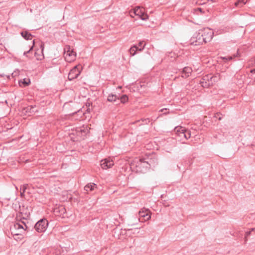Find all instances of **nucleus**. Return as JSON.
Wrapping results in <instances>:
<instances>
[{"label":"nucleus","mask_w":255,"mask_h":255,"mask_svg":"<svg viewBox=\"0 0 255 255\" xmlns=\"http://www.w3.org/2000/svg\"><path fill=\"white\" fill-rule=\"evenodd\" d=\"M220 79L219 75H215L214 76L206 75L204 76L200 84L203 87H208L212 85L213 83L218 82Z\"/></svg>","instance_id":"1"},{"label":"nucleus","mask_w":255,"mask_h":255,"mask_svg":"<svg viewBox=\"0 0 255 255\" xmlns=\"http://www.w3.org/2000/svg\"><path fill=\"white\" fill-rule=\"evenodd\" d=\"M43 49H29L27 52H24V54L29 58L34 57L37 60H41L43 58Z\"/></svg>","instance_id":"2"},{"label":"nucleus","mask_w":255,"mask_h":255,"mask_svg":"<svg viewBox=\"0 0 255 255\" xmlns=\"http://www.w3.org/2000/svg\"><path fill=\"white\" fill-rule=\"evenodd\" d=\"M43 49H29L27 52H24V54L29 58L34 57L37 60H41L43 58Z\"/></svg>","instance_id":"3"},{"label":"nucleus","mask_w":255,"mask_h":255,"mask_svg":"<svg viewBox=\"0 0 255 255\" xmlns=\"http://www.w3.org/2000/svg\"><path fill=\"white\" fill-rule=\"evenodd\" d=\"M63 56L65 60L68 62L73 61L76 57V53L74 49H63Z\"/></svg>","instance_id":"4"},{"label":"nucleus","mask_w":255,"mask_h":255,"mask_svg":"<svg viewBox=\"0 0 255 255\" xmlns=\"http://www.w3.org/2000/svg\"><path fill=\"white\" fill-rule=\"evenodd\" d=\"M48 225V222L45 219L38 221L34 226L35 230L38 233H42L46 231Z\"/></svg>","instance_id":"5"},{"label":"nucleus","mask_w":255,"mask_h":255,"mask_svg":"<svg viewBox=\"0 0 255 255\" xmlns=\"http://www.w3.org/2000/svg\"><path fill=\"white\" fill-rule=\"evenodd\" d=\"M81 69L82 66L81 65H78L75 66L72 70H71L68 76L69 80H72L77 78L81 73Z\"/></svg>","instance_id":"6"},{"label":"nucleus","mask_w":255,"mask_h":255,"mask_svg":"<svg viewBox=\"0 0 255 255\" xmlns=\"http://www.w3.org/2000/svg\"><path fill=\"white\" fill-rule=\"evenodd\" d=\"M26 228L27 226L26 224L23 222L16 223L14 224L13 227V229L17 230V232L15 233V235L21 234L25 231Z\"/></svg>","instance_id":"7"},{"label":"nucleus","mask_w":255,"mask_h":255,"mask_svg":"<svg viewBox=\"0 0 255 255\" xmlns=\"http://www.w3.org/2000/svg\"><path fill=\"white\" fill-rule=\"evenodd\" d=\"M134 13L136 15H138L142 20H146L148 18V15L144 13V9L142 7H136L134 9Z\"/></svg>","instance_id":"8"},{"label":"nucleus","mask_w":255,"mask_h":255,"mask_svg":"<svg viewBox=\"0 0 255 255\" xmlns=\"http://www.w3.org/2000/svg\"><path fill=\"white\" fill-rule=\"evenodd\" d=\"M192 41L190 43V44L194 46H198L200 44H202L203 43H206L202 34L201 35L199 34L196 38V39H195V38H193L192 39Z\"/></svg>","instance_id":"9"},{"label":"nucleus","mask_w":255,"mask_h":255,"mask_svg":"<svg viewBox=\"0 0 255 255\" xmlns=\"http://www.w3.org/2000/svg\"><path fill=\"white\" fill-rule=\"evenodd\" d=\"M202 35L205 39V42H207L210 41L213 38L214 32L210 29H204Z\"/></svg>","instance_id":"10"},{"label":"nucleus","mask_w":255,"mask_h":255,"mask_svg":"<svg viewBox=\"0 0 255 255\" xmlns=\"http://www.w3.org/2000/svg\"><path fill=\"white\" fill-rule=\"evenodd\" d=\"M90 128L87 126H84L82 127L79 128L76 130V133L78 136L83 137L85 136L89 132Z\"/></svg>","instance_id":"11"},{"label":"nucleus","mask_w":255,"mask_h":255,"mask_svg":"<svg viewBox=\"0 0 255 255\" xmlns=\"http://www.w3.org/2000/svg\"><path fill=\"white\" fill-rule=\"evenodd\" d=\"M114 165V162L110 159H105L101 160V166L104 169H107Z\"/></svg>","instance_id":"12"},{"label":"nucleus","mask_w":255,"mask_h":255,"mask_svg":"<svg viewBox=\"0 0 255 255\" xmlns=\"http://www.w3.org/2000/svg\"><path fill=\"white\" fill-rule=\"evenodd\" d=\"M37 111L35 106H28L23 110V113L28 116H30Z\"/></svg>","instance_id":"13"},{"label":"nucleus","mask_w":255,"mask_h":255,"mask_svg":"<svg viewBox=\"0 0 255 255\" xmlns=\"http://www.w3.org/2000/svg\"><path fill=\"white\" fill-rule=\"evenodd\" d=\"M140 217L144 218V221L148 220L150 219V212L148 210H142L139 212Z\"/></svg>","instance_id":"14"},{"label":"nucleus","mask_w":255,"mask_h":255,"mask_svg":"<svg viewBox=\"0 0 255 255\" xmlns=\"http://www.w3.org/2000/svg\"><path fill=\"white\" fill-rule=\"evenodd\" d=\"M192 72V69L191 67H185L182 70L181 76L183 78H187L190 75Z\"/></svg>","instance_id":"15"},{"label":"nucleus","mask_w":255,"mask_h":255,"mask_svg":"<svg viewBox=\"0 0 255 255\" xmlns=\"http://www.w3.org/2000/svg\"><path fill=\"white\" fill-rule=\"evenodd\" d=\"M21 36L26 40L31 39L33 36L27 31H22L21 33Z\"/></svg>","instance_id":"16"},{"label":"nucleus","mask_w":255,"mask_h":255,"mask_svg":"<svg viewBox=\"0 0 255 255\" xmlns=\"http://www.w3.org/2000/svg\"><path fill=\"white\" fill-rule=\"evenodd\" d=\"M247 2V0H238L234 3V5L236 7L241 8L243 7Z\"/></svg>","instance_id":"17"},{"label":"nucleus","mask_w":255,"mask_h":255,"mask_svg":"<svg viewBox=\"0 0 255 255\" xmlns=\"http://www.w3.org/2000/svg\"><path fill=\"white\" fill-rule=\"evenodd\" d=\"M117 100L119 101L120 98L116 95L110 94L108 97V101L111 102H116Z\"/></svg>","instance_id":"18"},{"label":"nucleus","mask_w":255,"mask_h":255,"mask_svg":"<svg viewBox=\"0 0 255 255\" xmlns=\"http://www.w3.org/2000/svg\"><path fill=\"white\" fill-rule=\"evenodd\" d=\"M96 187V185L94 183H90L86 185L84 189L87 192H89L93 190Z\"/></svg>","instance_id":"19"},{"label":"nucleus","mask_w":255,"mask_h":255,"mask_svg":"<svg viewBox=\"0 0 255 255\" xmlns=\"http://www.w3.org/2000/svg\"><path fill=\"white\" fill-rule=\"evenodd\" d=\"M147 43L144 41H141L138 43V46L133 44L131 45L130 48H138V47H141V48H145L146 46Z\"/></svg>","instance_id":"20"},{"label":"nucleus","mask_w":255,"mask_h":255,"mask_svg":"<svg viewBox=\"0 0 255 255\" xmlns=\"http://www.w3.org/2000/svg\"><path fill=\"white\" fill-rule=\"evenodd\" d=\"M174 131L178 135L181 134L182 131H186V129L182 127H176L174 129Z\"/></svg>","instance_id":"21"},{"label":"nucleus","mask_w":255,"mask_h":255,"mask_svg":"<svg viewBox=\"0 0 255 255\" xmlns=\"http://www.w3.org/2000/svg\"><path fill=\"white\" fill-rule=\"evenodd\" d=\"M27 186H28V184H24V185H23L20 187V196H21V197H24V192H25L26 189H27Z\"/></svg>","instance_id":"22"},{"label":"nucleus","mask_w":255,"mask_h":255,"mask_svg":"<svg viewBox=\"0 0 255 255\" xmlns=\"http://www.w3.org/2000/svg\"><path fill=\"white\" fill-rule=\"evenodd\" d=\"M32 42H33V45L30 48H34V46H36V45H35L36 43H38V44L40 46V48H44V44L42 41H40L39 40L35 41V40H33Z\"/></svg>","instance_id":"23"},{"label":"nucleus","mask_w":255,"mask_h":255,"mask_svg":"<svg viewBox=\"0 0 255 255\" xmlns=\"http://www.w3.org/2000/svg\"><path fill=\"white\" fill-rule=\"evenodd\" d=\"M194 12L196 13L197 14H199V13L200 14H203L205 13V10L204 8L201 7H198L194 9Z\"/></svg>","instance_id":"24"},{"label":"nucleus","mask_w":255,"mask_h":255,"mask_svg":"<svg viewBox=\"0 0 255 255\" xmlns=\"http://www.w3.org/2000/svg\"><path fill=\"white\" fill-rule=\"evenodd\" d=\"M120 99L121 103H125L126 102H127L128 101V97L126 95H123L122 97H121Z\"/></svg>","instance_id":"25"},{"label":"nucleus","mask_w":255,"mask_h":255,"mask_svg":"<svg viewBox=\"0 0 255 255\" xmlns=\"http://www.w3.org/2000/svg\"><path fill=\"white\" fill-rule=\"evenodd\" d=\"M207 0H198L196 2V4L198 5H203L207 2Z\"/></svg>","instance_id":"26"},{"label":"nucleus","mask_w":255,"mask_h":255,"mask_svg":"<svg viewBox=\"0 0 255 255\" xmlns=\"http://www.w3.org/2000/svg\"><path fill=\"white\" fill-rule=\"evenodd\" d=\"M185 134V136H184V137L186 139L189 138L191 137V132L189 130H187L186 129V132Z\"/></svg>","instance_id":"27"},{"label":"nucleus","mask_w":255,"mask_h":255,"mask_svg":"<svg viewBox=\"0 0 255 255\" xmlns=\"http://www.w3.org/2000/svg\"><path fill=\"white\" fill-rule=\"evenodd\" d=\"M22 83L24 86H28L30 83V80L29 79H24Z\"/></svg>","instance_id":"28"},{"label":"nucleus","mask_w":255,"mask_h":255,"mask_svg":"<svg viewBox=\"0 0 255 255\" xmlns=\"http://www.w3.org/2000/svg\"><path fill=\"white\" fill-rule=\"evenodd\" d=\"M251 234V231L247 232L245 234V241L247 242L248 241L247 238L249 237Z\"/></svg>","instance_id":"29"},{"label":"nucleus","mask_w":255,"mask_h":255,"mask_svg":"<svg viewBox=\"0 0 255 255\" xmlns=\"http://www.w3.org/2000/svg\"><path fill=\"white\" fill-rule=\"evenodd\" d=\"M129 51L130 52V53L131 55H134L135 53V51L134 50V49H129Z\"/></svg>","instance_id":"30"},{"label":"nucleus","mask_w":255,"mask_h":255,"mask_svg":"<svg viewBox=\"0 0 255 255\" xmlns=\"http://www.w3.org/2000/svg\"><path fill=\"white\" fill-rule=\"evenodd\" d=\"M186 131H182L181 132V134H178V135L179 136V137H184V136H185V133Z\"/></svg>","instance_id":"31"},{"label":"nucleus","mask_w":255,"mask_h":255,"mask_svg":"<svg viewBox=\"0 0 255 255\" xmlns=\"http://www.w3.org/2000/svg\"><path fill=\"white\" fill-rule=\"evenodd\" d=\"M234 57L240 56V54L239 53V49H238V50L237 51V54L234 55Z\"/></svg>","instance_id":"32"},{"label":"nucleus","mask_w":255,"mask_h":255,"mask_svg":"<svg viewBox=\"0 0 255 255\" xmlns=\"http://www.w3.org/2000/svg\"><path fill=\"white\" fill-rule=\"evenodd\" d=\"M225 58L227 60H231V59H232L233 57H232V56H228L227 58H226V57L224 58V59H225Z\"/></svg>","instance_id":"33"},{"label":"nucleus","mask_w":255,"mask_h":255,"mask_svg":"<svg viewBox=\"0 0 255 255\" xmlns=\"http://www.w3.org/2000/svg\"><path fill=\"white\" fill-rule=\"evenodd\" d=\"M17 72H13V73H12L11 74V75H12L13 77H15V76H16V75H17Z\"/></svg>","instance_id":"34"},{"label":"nucleus","mask_w":255,"mask_h":255,"mask_svg":"<svg viewBox=\"0 0 255 255\" xmlns=\"http://www.w3.org/2000/svg\"><path fill=\"white\" fill-rule=\"evenodd\" d=\"M143 121H145V123L146 124H147L149 122V119H144V120H143Z\"/></svg>","instance_id":"35"},{"label":"nucleus","mask_w":255,"mask_h":255,"mask_svg":"<svg viewBox=\"0 0 255 255\" xmlns=\"http://www.w3.org/2000/svg\"><path fill=\"white\" fill-rule=\"evenodd\" d=\"M139 162H140V163H141H141H146V164H147V163H146V162H143V161H142V159H140V160H139Z\"/></svg>","instance_id":"36"},{"label":"nucleus","mask_w":255,"mask_h":255,"mask_svg":"<svg viewBox=\"0 0 255 255\" xmlns=\"http://www.w3.org/2000/svg\"><path fill=\"white\" fill-rule=\"evenodd\" d=\"M0 76L1 77H3L5 76V75H4V74H1V73H0Z\"/></svg>","instance_id":"37"},{"label":"nucleus","mask_w":255,"mask_h":255,"mask_svg":"<svg viewBox=\"0 0 255 255\" xmlns=\"http://www.w3.org/2000/svg\"><path fill=\"white\" fill-rule=\"evenodd\" d=\"M142 49H141V48H139V49H136V50H138V51H140H140H141Z\"/></svg>","instance_id":"38"},{"label":"nucleus","mask_w":255,"mask_h":255,"mask_svg":"<svg viewBox=\"0 0 255 255\" xmlns=\"http://www.w3.org/2000/svg\"><path fill=\"white\" fill-rule=\"evenodd\" d=\"M165 110H166L167 109H165ZM163 110H164V109L161 110H160V112H163Z\"/></svg>","instance_id":"39"},{"label":"nucleus","mask_w":255,"mask_h":255,"mask_svg":"<svg viewBox=\"0 0 255 255\" xmlns=\"http://www.w3.org/2000/svg\"><path fill=\"white\" fill-rule=\"evenodd\" d=\"M251 72H255V69L253 70H252L251 71Z\"/></svg>","instance_id":"40"},{"label":"nucleus","mask_w":255,"mask_h":255,"mask_svg":"<svg viewBox=\"0 0 255 255\" xmlns=\"http://www.w3.org/2000/svg\"><path fill=\"white\" fill-rule=\"evenodd\" d=\"M61 210H64V208H63L62 207H61Z\"/></svg>","instance_id":"41"},{"label":"nucleus","mask_w":255,"mask_h":255,"mask_svg":"<svg viewBox=\"0 0 255 255\" xmlns=\"http://www.w3.org/2000/svg\"><path fill=\"white\" fill-rule=\"evenodd\" d=\"M221 119H222V118H221V117L219 118V120H221Z\"/></svg>","instance_id":"42"},{"label":"nucleus","mask_w":255,"mask_h":255,"mask_svg":"<svg viewBox=\"0 0 255 255\" xmlns=\"http://www.w3.org/2000/svg\"><path fill=\"white\" fill-rule=\"evenodd\" d=\"M57 209H56L55 212H57Z\"/></svg>","instance_id":"43"}]
</instances>
